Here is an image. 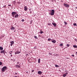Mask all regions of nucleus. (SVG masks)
<instances>
[{"label": "nucleus", "mask_w": 77, "mask_h": 77, "mask_svg": "<svg viewBox=\"0 0 77 77\" xmlns=\"http://www.w3.org/2000/svg\"><path fill=\"white\" fill-rule=\"evenodd\" d=\"M8 6H10V7H11V5H8Z\"/></svg>", "instance_id": "obj_34"}, {"label": "nucleus", "mask_w": 77, "mask_h": 77, "mask_svg": "<svg viewBox=\"0 0 77 77\" xmlns=\"http://www.w3.org/2000/svg\"><path fill=\"white\" fill-rule=\"evenodd\" d=\"M65 72H68V71L66 70V71H65Z\"/></svg>", "instance_id": "obj_39"}, {"label": "nucleus", "mask_w": 77, "mask_h": 77, "mask_svg": "<svg viewBox=\"0 0 77 77\" xmlns=\"http://www.w3.org/2000/svg\"><path fill=\"white\" fill-rule=\"evenodd\" d=\"M48 40L49 41H51V39L50 38H49V39H48Z\"/></svg>", "instance_id": "obj_31"}, {"label": "nucleus", "mask_w": 77, "mask_h": 77, "mask_svg": "<svg viewBox=\"0 0 77 77\" xmlns=\"http://www.w3.org/2000/svg\"><path fill=\"white\" fill-rule=\"evenodd\" d=\"M65 74H66V75H67V74H68V72H66Z\"/></svg>", "instance_id": "obj_33"}, {"label": "nucleus", "mask_w": 77, "mask_h": 77, "mask_svg": "<svg viewBox=\"0 0 77 77\" xmlns=\"http://www.w3.org/2000/svg\"><path fill=\"white\" fill-rule=\"evenodd\" d=\"M52 24L53 25L54 27H56L57 25L56 24V23H52Z\"/></svg>", "instance_id": "obj_6"}, {"label": "nucleus", "mask_w": 77, "mask_h": 77, "mask_svg": "<svg viewBox=\"0 0 77 77\" xmlns=\"http://www.w3.org/2000/svg\"><path fill=\"white\" fill-rule=\"evenodd\" d=\"M30 14H31V13H32V11H30Z\"/></svg>", "instance_id": "obj_40"}, {"label": "nucleus", "mask_w": 77, "mask_h": 77, "mask_svg": "<svg viewBox=\"0 0 77 77\" xmlns=\"http://www.w3.org/2000/svg\"><path fill=\"white\" fill-rule=\"evenodd\" d=\"M24 10L25 11H27V7H26V6H25L24 7Z\"/></svg>", "instance_id": "obj_11"}, {"label": "nucleus", "mask_w": 77, "mask_h": 77, "mask_svg": "<svg viewBox=\"0 0 77 77\" xmlns=\"http://www.w3.org/2000/svg\"><path fill=\"white\" fill-rule=\"evenodd\" d=\"M64 23H65V24L66 25V24H67V23L66 22H64Z\"/></svg>", "instance_id": "obj_24"}, {"label": "nucleus", "mask_w": 77, "mask_h": 77, "mask_svg": "<svg viewBox=\"0 0 77 77\" xmlns=\"http://www.w3.org/2000/svg\"><path fill=\"white\" fill-rule=\"evenodd\" d=\"M0 50H3V48L2 47H0Z\"/></svg>", "instance_id": "obj_15"}, {"label": "nucleus", "mask_w": 77, "mask_h": 77, "mask_svg": "<svg viewBox=\"0 0 77 77\" xmlns=\"http://www.w3.org/2000/svg\"><path fill=\"white\" fill-rule=\"evenodd\" d=\"M64 6H65L66 7V8H69V5L66 4H64Z\"/></svg>", "instance_id": "obj_5"}, {"label": "nucleus", "mask_w": 77, "mask_h": 77, "mask_svg": "<svg viewBox=\"0 0 77 77\" xmlns=\"http://www.w3.org/2000/svg\"><path fill=\"white\" fill-rule=\"evenodd\" d=\"M67 47H69V45L68 44L67 45Z\"/></svg>", "instance_id": "obj_30"}, {"label": "nucleus", "mask_w": 77, "mask_h": 77, "mask_svg": "<svg viewBox=\"0 0 77 77\" xmlns=\"http://www.w3.org/2000/svg\"><path fill=\"white\" fill-rule=\"evenodd\" d=\"M22 22H23V21H24V20L22 19Z\"/></svg>", "instance_id": "obj_29"}, {"label": "nucleus", "mask_w": 77, "mask_h": 77, "mask_svg": "<svg viewBox=\"0 0 77 77\" xmlns=\"http://www.w3.org/2000/svg\"><path fill=\"white\" fill-rule=\"evenodd\" d=\"M52 42H53V43H56V40H53L51 41Z\"/></svg>", "instance_id": "obj_12"}, {"label": "nucleus", "mask_w": 77, "mask_h": 77, "mask_svg": "<svg viewBox=\"0 0 77 77\" xmlns=\"http://www.w3.org/2000/svg\"><path fill=\"white\" fill-rule=\"evenodd\" d=\"M6 69H7V66H6L3 67V68L1 69V70L2 72H5V70H6Z\"/></svg>", "instance_id": "obj_1"}, {"label": "nucleus", "mask_w": 77, "mask_h": 77, "mask_svg": "<svg viewBox=\"0 0 77 77\" xmlns=\"http://www.w3.org/2000/svg\"><path fill=\"white\" fill-rule=\"evenodd\" d=\"M73 25L74 26H76V25H77V24H76V23H74L73 24Z\"/></svg>", "instance_id": "obj_25"}, {"label": "nucleus", "mask_w": 77, "mask_h": 77, "mask_svg": "<svg viewBox=\"0 0 77 77\" xmlns=\"http://www.w3.org/2000/svg\"><path fill=\"white\" fill-rule=\"evenodd\" d=\"M2 62H0V65H2Z\"/></svg>", "instance_id": "obj_26"}, {"label": "nucleus", "mask_w": 77, "mask_h": 77, "mask_svg": "<svg viewBox=\"0 0 77 77\" xmlns=\"http://www.w3.org/2000/svg\"><path fill=\"white\" fill-rule=\"evenodd\" d=\"M44 33V32H43V31H41L40 32L41 34H42V33Z\"/></svg>", "instance_id": "obj_23"}, {"label": "nucleus", "mask_w": 77, "mask_h": 77, "mask_svg": "<svg viewBox=\"0 0 77 77\" xmlns=\"http://www.w3.org/2000/svg\"><path fill=\"white\" fill-rule=\"evenodd\" d=\"M41 60V59L40 58L38 59V63H40V61Z\"/></svg>", "instance_id": "obj_17"}, {"label": "nucleus", "mask_w": 77, "mask_h": 77, "mask_svg": "<svg viewBox=\"0 0 77 77\" xmlns=\"http://www.w3.org/2000/svg\"><path fill=\"white\" fill-rule=\"evenodd\" d=\"M4 53L5 54V50L1 51V53Z\"/></svg>", "instance_id": "obj_13"}, {"label": "nucleus", "mask_w": 77, "mask_h": 77, "mask_svg": "<svg viewBox=\"0 0 77 77\" xmlns=\"http://www.w3.org/2000/svg\"><path fill=\"white\" fill-rule=\"evenodd\" d=\"M55 67H59V65L55 64Z\"/></svg>", "instance_id": "obj_20"}, {"label": "nucleus", "mask_w": 77, "mask_h": 77, "mask_svg": "<svg viewBox=\"0 0 77 77\" xmlns=\"http://www.w3.org/2000/svg\"><path fill=\"white\" fill-rule=\"evenodd\" d=\"M76 54H77V52H76Z\"/></svg>", "instance_id": "obj_42"}, {"label": "nucleus", "mask_w": 77, "mask_h": 77, "mask_svg": "<svg viewBox=\"0 0 77 77\" xmlns=\"http://www.w3.org/2000/svg\"><path fill=\"white\" fill-rule=\"evenodd\" d=\"M16 74H17V73H16Z\"/></svg>", "instance_id": "obj_43"}, {"label": "nucleus", "mask_w": 77, "mask_h": 77, "mask_svg": "<svg viewBox=\"0 0 77 77\" xmlns=\"http://www.w3.org/2000/svg\"><path fill=\"white\" fill-rule=\"evenodd\" d=\"M75 9H77V7H75Z\"/></svg>", "instance_id": "obj_41"}, {"label": "nucleus", "mask_w": 77, "mask_h": 77, "mask_svg": "<svg viewBox=\"0 0 77 77\" xmlns=\"http://www.w3.org/2000/svg\"><path fill=\"white\" fill-rule=\"evenodd\" d=\"M76 26H77V25H76Z\"/></svg>", "instance_id": "obj_46"}, {"label": "nucleus", "mask_w": 77, "mask_h": 77, "mask_svg": "<svg viewBox=\"0 0 77 77\" xmlns=\"http://www.w3.org/2000/svg\"><path fill=\"white\" fill-rule=\"evenodd\" d=\"M31 71H32V72H34V70H32Z\"/></svg>", "instance_id": "obj_32"}, {"label": "nucleus", "mask_w": 77, "mask_h": 77, "mask_svg": "<svg viewBox=\"0 0 77 77\" xmlns=\"http://www.w3.org/2000/svg\"><path fill=\"white\" fill-rule=\"evenodd\" d=\"M54 10H51V12L50 14L51 15H54Z\"/></svg>", "instance_id": "obj_2"}, {"label": "nucleus", "mask_w": 77, "mask_h": 77, "mask_svg": "<svg viewBox=\"0 0 77 77\" xmlns=\"http://www.w3.org/2000/svg\"><path fill=\"white\" fill-rule=\"evenodd\" d=\"M21 53L20 51H18L15 52V53L16 54H20Z\"/></svg>", "instance_id": "obj_4"}, {"label": "nucleus", "mask_w": 77, "mask_h": 77, "mask_svg": "<svg viewBox=\"0 0 77 77\" xmlns=\"http://www.w3.org/2000/svg\"><path fill=\"white\" fill-rule=\"evenodd\" d=\"M75 41H76V42H77V39H75Z\"/></svg>", "instance_id": "obj_37"}, {"label": "nucleus", "mask_w": 77, "mask_h": 77, "mask_svg": "<svg viewBox=\"0 0 77 77\" xmlns=\"http://www.w3.org/2000/svg\"><path fill=\"white\" fill-rule=\"evenodd\" d=\"M60 46H63V44L60 43Z\"/></svg>", "instance_id": "obj_21"}, {"label": "nucleus", "mask_w": 77, "mask_h": 77, "mask_svg": "<svg viewBox=\"0 0 77 77\" xmlns=\"http://www.w3.org/2000/svg\"><path fill=\"white\" fill-rule=\"evenodd\" d=\"M17 64H18V65H20V63H19V62H17Z\"/></svg>", "instance_id": "obj_28"}, {"label": "nucleus", "mask_w": 77, "mask_h": 77, "mask_svg": "<svg viewBox=\"0 0 77 77\" xmlns=\"http://www.w3.org/2000/svg\"><path fill=\"white\" fill-rule=\"evenodd\" d=\"M72 56L73 57H74V55H72Z\"/></svg>", "instance_id": "obj_36"}, {"label": "nucleus", "mask_w": 77, "mask_h": 77, "mask_svg": "<svg viewBox=\"0 0 77 77\" xmlns=\"http://www.w3.org/2000/svg\"><path fill=\"white\" fill-rule=\"evenodd\" d=\"M18 14L16 13V15L15 16V18H18Z\"/></svg>", "instance_id": "obj_8"}, {"label": "nucleus", "mask_w": 77, "mask_h": 77, "mask_svg": "<svg viewBox=\"0 0 77 77\" xmlns=\"http://www.w3.org/2000/svg\"><path fill=\"white\" fill-rule=\"evenodd\" d=\"M11 46H12V45H13V44H14V42L13 41L11 42Z\"/></svg>", "instance_id": "obj_7"}, {"label": "nucleus", "mask_w": 77, "mask_h": 77, "mask_svg": "<svg viewBox=\"0 0 77 77\" xmlns=\"http://www.w3.org/2000/svg\"><path fill=\"white\" fill-rule=\"evenodd\" d=\"M35 38V39H38V38H37V37L36 36H34Z\"/></svg>", "instance_id": "obj_22"}, {"label": "nucleus", "mask_w": 77, "mask_h": 77, "mask_svg": "<svg viewBox=\"0 0 77 77\" xmlns=\"http://www.w3.org/2000/svg\"><path fill=\"white\" fill-rule=\"evenodd\" d=\"M12 51H10L9 52V54H12Z\"/></svg>", "instance_id": "obj_18"}, {"label": "nucleus", "mask_w": 77, "mask_h": 77, "mask_svg": "<svg viewBox=\"0 0 77 77\" xmlns=\"http://www.w3.org/2000/svg\"><path fill=\"white\" fill-rule=\"evenodd\" d=\"M49 54H50V55H51V54H51V53H49Z\"/></svg>", "instance_id": "obj_35"}, {"label": "nucleus", "mask_w": 77, "mask_h": 77, "mask_svg": "<svg viewBox=\"0 0 77 77\" xmlns=\"http://www.w3.org/2000/svg\"><path fill=\"white\" fill-rule=\"evenodd\" d=\"M67 59H69V58H67Z\"/></svg>", "instance_id": "obj_44"}, {"label": "nucleus", "mask_w": 77, "mask_h": 77, "mask_svg": "<svg viewBox=\"0 0 77 77\" xmlns=\"http://www.w3.org/2000/svg\"><path fill=\"white\" fill-rule=\"evenodd\" d=\"M63 77H66V75L64 74L63 75Z\"/></svg>", "instance_id": "obj_19"}, {"label": "nucleus", "mask_w": 77, "mask_h": 77, "mask_svg": "<svg viewBox=\"0 0 77 77\" xmlns=\"http://www.w3.org/2000/svg\"><path fill=\"white\" fill-rule=\"evenodd\" d=\"M48 26H50L51 24V23H48Z\"/></svg>", "instance_id": "obj_27"}, {"label": "nucleus", "mask_w": 77, "mask_h": 77, "mask_svg": "<svg viewBox=\"0 0 77 77\" xmlns=\"http://www.w3.org/2000/svg\"><path fill=\"white\" fill-rule=\"evenodd\" d=\"M38 74H42V72L41 71H39L38 72Z\"/></svg>", "instance_id": "obj_10"}, {"label": "nucleus", "mask_w": 77, "mask_h": 77, "mask_svg": "<svg viewBox=\"0 0 77 77\" xmlns=\"http://www.w3.org/2000/svg\"><path fill=\"white\" fill-rule=\"evenodd\" d=\"M16 67L17 68H20V65H16Z\"/></svg>", "instance_id": "obj_14"}, {"label": "nucleus", "mask_w": 77, "mask_h": 77, "mask_svg": "<svg viewBox=\"0 0 77 77\" xmlns=\"http://www.w3.org/2000/svg\"><path fill=\"white\" fill-rule=\"evenodd\" d=\"M15 77H17V76H15Z\"/></svg>", "instance_id": "obj_45"}, {"label": "nucleus", "mask_w": 77, "mask_h": 77, "mask_svg": "<svg viewBox=\"0 0 77 77\" xmlns=\"http://www.w3.org/2000/svg\"><path fill=\"white\" fill-rule=\"evenodd\" d=\"M73 47L74 48H77V46L76 45H73Z\"/></svg>", "instance_id": "obj_16"}, {"label": "nucleus", "mask_w": 77, "mask_h": 77, "mask_svg": "<svg viewBox=\"0 0 77 77\" xmlns=\"http://www.w3.org/2000/svg\"><path fill=\"white\" fill-rule=\"evenodd\" d=\"M11 57H12V55H11Z\"/></svg>", "instance_id": "obj_38"}, {"label": "nucleus", "mask_w": 77, "mask_h": 77, "mask_svg": "<svg viewBox=\"0 0 77 77\" xmlns=\"http://www.w3.org/2000/svg\"><path fill=\"white\" fill-rule=\"evenodd\" d=\"M17 13L15 12H13L11 13V15L13 17H14L15 16V15Z\"/></svg>", "instance_id": "obj_3"}, {"label": "nucleus", "mask_w": 77, "mask_h": 77, "mask_svg": "<svg viewBox=\"0 0 77 77\" xmlns=\"http://www.w3.org/2000/svg\"><path fill=\"white\" fill-rule=\"evenodd\" d=\"M15 27H14L13 26H12L11 28V30H15Z\"/></svg>", "instance_id": "obj_9"}]
</instances>
